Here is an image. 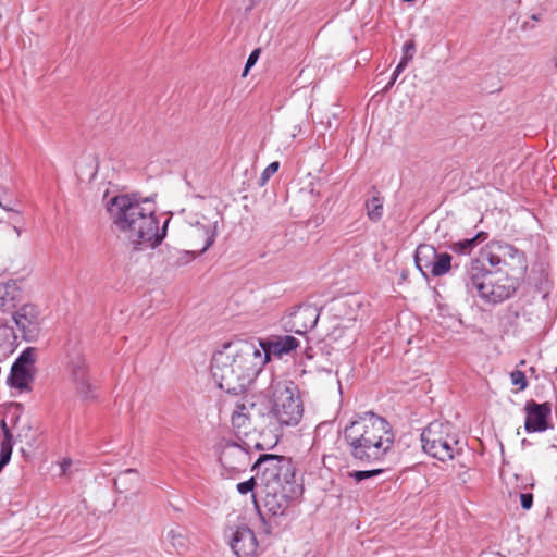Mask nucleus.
<instances>
[{
    "label": "nucleus",
    "mask_w": 557,
    "mask_h": 557,
    "mask_svg": "<svg viewBox=\"0 0 557 557\" xmlns=\"http://www.w3.org/2000/svg\"><path fill=\"white\" fill-rule=\"evenodd\" d=\"M451 269V256L447 252L436 253L431 274L435 277L445 275Z\"/></svg>",
    "instance_id": "obj_23"
},
{
    "label": "nucleus",
    "mask_w": 557,
    "mask_h": 557,
    "mask_svg": "<svg viewBox=\"0 0 557 557\" xmlns=\"http://www.w3.org/2000/svg\"><path fill=\"white\" fill-rule=\"evenodd\" d=\"M256 343L261 350V357L267 359V363L271 356L281 358L296 350L299 346V341L292 335L271 336L265 339H257Z\"/></svg>",
    "instance_id": "obj_14"
},
{
    "label": "nucleus",
    "mask_w": 557,
    "mask_h": 557,
    "mask_svg": "<svg viewBox=\"0 0 557 557\" xmlns=\"http://www.w3.org/2000/svg\"><path fill=\"white\" fill-rule=\"evenodd\" d=\"M67 375L75 393L84 400L96 398L97 386L89 373L87 360L79 352L74 354L67 362Z\"/></svg>",
    "instance_id": "obj_9"
},
{
    "label": "nucleus",
    "mask_w": 557,
    "mask_h": 557,
    "mask_svg": "<svg viewBox=\"0 0 557 557\" xmlns=\"http://www.w3.org/2000/svg\"><path fill=\"white\" fill-rule=\"evenodd\" d=\"M410 61V57H403L399 61V63L397 64L396 69H395V73L396 75H399L408 65V62Z\"/></svg>",
    "instance_id": "obj_36"
},
{
    "label": "nucleus",
    "mask_w": 557,
    "mask_h": 557,
    "mask_svg": "<svg viewBox=\"0 0 557 557\" xmlns=\"http://www.w3.org/2000/svg\"><path fill=\"white\" fill-rule=\"evenodd\" d=\"M15 202V200L8 198L5 190H0V208L20 215V211L14 207Z\"/></svg>",
    "instance_id": "obj_29"
},
{
    "label": "nucleus",
    "mask_w": 557,
    "mask_h": 557,
    "mask_svg": "<svg viewBox=\"0 0 557 557\" xmlns=\"http://www.w3.org/2000/svg\"><path fill=\"white\" fill-rule=\"evenodd\" d=\"M215 228H216V226H214L213 230H209V228L206 230L205 245L199 250V252H205L210 246H212V244L214 243V239H215V235H216Z\"/></svg>",
    "instance_id": "obj_33"
},
{
    "label": "nucleus",
    "mask_w": 557,
    "mask_h": 557,
    "mask_svg": "<svg viewBox=\"0 0 557 557\" xmlns=\"http://www.w3.org/2000/svg\"><path fill=\"white\" fill-rule=\"evenodd\" d=\"M33 380L32 370L20 364L13 363L11 368L8 383L15 388L26 389L28 388L29 382Z\"/></svg>",
    "instance_id": "obj_20"
},
{
    "label": "nucleus",
    "mask_w": 557,
    "mask_h": 557,
    "mask_svg": "<svg viewBox=\"0 0 557 557\" xmlns=\"http://www.w3.org/2000/svg\"><path fill=\"white\" fill-rule=\"evenodd\" d=\"M383 472V469H372V470H356L348 473L349 478L354 479L356 483H359L363 480L371 479L376 476Z\"/></svg>",
    "instance_id": "obj_28"
},
{
    "label": "nucleus",
    "mask_w": 557,
    "mask_h": 557,
    "mask_svg": "<svg viewBox=\"0 0 557 557\" xmlns=\"http://www.w3.org/2000/svg\"><path fill=\"white\" fill-rule=\"evenodd\" d=\"M423 450L440 461L453 460L462 451L450 422L433 421L421 433Z\"/></svg>",
    "instance_id": "obj_6"
},
{
    "label": "nucleus",
    "mask_w": 557,
    "mask_h": 557,
    "mask_svg": "<svg viewBox=\"0 0 557 557\" xmlns=\"http://www.w3.org/2000/svg\"><path fill=\"white\" fill-rule=\"evenodd\" d=\"M264 507L273 516H282L289 507L290 502L298 493L296 484L274 487H261Z\"/></svg>",
    "instance_id": "obj_12"
},
{
    "label": "nucleus",
    "mask_w": 557,
    "mask_h": 557,
    "mask_svg": "<svg viewBox=\"0 0 557 557\" xmlns=\"http://www.w3.org/2000/svg\"><path fill=\"white\" fill-rule=\"evenodd\" d=\"M413 51H414L413 41H407L404 45V55L403 57H410V60H411L413 58Z\"/></svg>",
    "instance_id": "obj_37"
},
{
    "label": "nucleus",
    "mask_w": 557,
    "mask_h": 557,
    "mask_svg": "<svg viewBox=\"0 0 557 557\" xmlns=\"http://www.w3.org/2000/svg\"><path fill=\"white\" fill-rule=\"evenodd\" d=\"M13 231L15 232L16 237H20V235H21V230H20L16 225H14V226H13Z\"/></svg>",
    "instance_id": "obj_40"
},
{
    "label": "nucleus",
    "mask_w": 557,
    "mask_h": 557,
    "mask_svg": "<svg viewBox=\"0 0 557 557\" xmlns=\"http://www.w3.org/2000/svg\"><path fill=\"white\" fill-rule=\"evenodd\" d=\"M259 54H260V50L259 49L253 50L249 54V57L247 59V62H246V65H245V70H244L243 76H246L248 71H249V69L256 64V62H257V60L259 58Z\"/></svg>",
    "instance_id": "obj_34"
},
{
    "label": "nucleus",
    "mask_w": 557,
    "mask_h": 557,
    "mask_svg": "<svg viewBox=\"0 0 557 557\" xmlns=\"http://www.w3.org/2000/svg\"><path fill=\"white\" fill-rule=\"evenodd\" d=\"M166 539L177 552L184 550L187 547L188 541L183 528L176 527L170 529L166 533Z\"/></svg>",
    "instance_id": "obj_24"
},
{
    "label": "nucleus",
    "mask_w": 557,
    "mask_h": 557,
    "mask_svg": "<svg viewBox=\"0 0 557 557\" xmlns=\"http://www.w3.org/2000/svg\"><path fill=\"white\" fill-rule=\"evenodd\" d=\"M373 195L366 201L367 215L373 222H377L383 216V198L375 187H372Z\"/></svg>",
    "instance_id": "obj_22"
},
{
    "label": "nucleus",
    "mask_w": 557,
    "mask_h": 557,
    "mask_svg": "<svg viewBox=\"0 0 557 557\" xmlns=\"http://www.w3.org/2000/svg\"><path fill=\"white\" fill-rule=\"evenodd\" d=\"M536 27V24L532 22L530 18L525 20L521 25L520 29L522 32H530L533 30Z\"/></svg>",
    "instance_id": "obj_38"
},
{
    "label": "nucleus",
    "mask_w": 557,
    "mask_h": 557,
    "mask_svg": "<svg viewBox=\"0 0 557 557\" xmlns=\"http://www.w3.org/2000/svg\"><path fill=\"white\" fill-rule=\"evenodd\" d=\"M521 507L523 509H530L533 505V495L531 493L520 494Z\"/></svg>",
    "instance_id": "obj_35"
},
{
    "label": "nucleus",
    "mask_w": 557,
    "mask_h": 557,
    "mask_svg": "<svg viewBox=\"0 0 557 557\" xmlns=\"http://www.w3.org/2000/svg\"><path fill=\"white\" fill-rule=\"evenodd\" d=\"M257 471L260 487H276L295 484V468L289 458L280 455H261L252 466Z\"/></svg>",
    "instance_id": "obj_8"
},
{
    "label": "nucleus",
    "mask_w": 557,
    "mask_h": 557,
    "mask_svg": "<svg viewBox=\"0 0 557 557\" xmlns=\"http://www.w3.org/2000/svg\"><path fill=\"white\" fill-rule=\"evenodd\" d=\"M35 356L36 349L33 347H28L18 356L14 363L32 370V367L35 362Z\"/></svg>",
    "instance_id": "obj_27"
},
{
    "label": "nucleus",
    "mask_w": 557,
    "mask_h": 557,
    "mask_svg": "<svg viewBox=\"0 0 557 557\" xmlns=\"http://www.w3.org/2000/svg\"><path fill=\"white\" fill-rule=\"evenodd\" d=\"M71 465H72V460L71 459H63L62 460V462L60 463V467H61V470H62L63 474L67 473V470L71 467Z\"/></svg>",
    "instance_id": "obj_39"
},
{
    "label": "nucleus",
    "mask_w": 557,
    "mask_h": 557,
    "mask_svg": "<svg viewBox=\"0 0 557 557\" xmlns=\"http://www.w3.org/2000/svg\"><path fill=\"white\" fill-rule=\"evenodd\" d=\"M343 438L354 460L374 465L392 450L395 434L386 419L369 411L345 426Z\"/></svg>",
    "instance_id": "obj_3"
},
{
    "label": "nucleus",
    "mask_w": 557,
    "mask_h": 557,
    "mask_svg": "<svg viewBox=\"0 0 557 557\" xmlns=\"http://www.w3.org/2000/svg\"><path fill=\"white\" fill-rule=\"evenodd\" d=\"M221 466L228 472L245 471L250 463L249 453L236 443H226L220 454Z\"/></svg>",
    "instance_id": "obj_15"
},
{
    "label": "nucleus",
    "mask_w": 557,
    "mask_h": 557,
    "mask_svg": "<svg viewBox=\"0 0 557 557\" xmlns=\"http://www.w3.org/2000/svg\"><path fill=\"white\" fill-rule=\"evenodd\" d=\"M474 260H482L484 265L487 262L491 268L498 272L506 270V274L519 277V280L524 276L528 270L525 253L513 245L502 240L488 243L481 249L479 258Z\"/></svg>",
    "instance_id": "obj_7"
},
{
    "label": "nucleus",
    "mask_w": 557,
    "mask_h": 557,
    "mask_svg": "<svg viewBox=\"0 0 557 557\" xmlns=\"http://www.w3.org/2000/svg\"><path fill=\"white\" fill-rule=\"evenodd\" d=\"M525 422L524 429L528 433L544 432L548 425L552 408L549 403L537 404L534 400H529L525 404Z\"/></svg>",
    "instance_id": "obj_16"
},
{
    "label": "nucleus",
    "mask_w": 557,
    "mask_h": 557,
    "mask_svg": "<svg viewBox=\"0 0 557 557\" xmlns=\"http://www.w3.org/2000/svg\"><path fill=\"white\" fill-rule=\"evenodd\" d=\"M12 319L26 342H34L40 331V311L34 304H24L16 308Z\"/></svg>",
    "instance_id": "obj_10"
},
{
    "label": "nucleus",
    "mask_w": 557,
    "mask_h": 557,
    "mask_svg": "<svg viewBox=\"0 0 557 557\" xmlns=\"http://www.w3.org/2000/svg\"><path fill=\"white\" fill-rule=\"evenodd\" d=\"M463 283L467 292L491 305L500 304L515 295L520 286L519 277L498 276L487 270L482 260H470L466 265Z\"/></svg>",
    "instance_id": "obj_4"
},
{
    "label": "nucleus",
    "mask_w": 557,
    "mask_h": 557,
    "mask_svg": "<svg viewBox=\"0 0 557 557\" xmlns=\"http://www.w3.org/2000/svg\"><path fill=\"white\" fill-rule=\"evenodd\" d=\"M256 486H257L256 478H250L247 481L238 483L236 488L239 494L245 495V494H248L249 492H252Z\"/></svg>",
    "instance_id": "obj_32"
},
{
    "label": "nucleus",
    "mask_w": 557,
    "mask_h": 557,
    "mask_svg": "<svg viewBox=\"0 0 557 557\" xmlns=\"http://www.w3.org/2000/svg\"><path fill=\"white\" fill-rule=\"evenodd\" d=\"M548 14V2H542L536 7L532 8L529 13V18L536 23H542L546 20Z\"/></svg>",
    "instance_id": "obj_26"
},
{
    "label": "nucleus",
    "mask_w": 557,
    "mask_h": 557,
    "mask_svg": "<svg viewBox=\"0 0 557 557\" xmlns=\"http://www.w3.org/2000/svg\"><path fill=\"white\" fill-rule=\"evenodd\" d=\"M513 385H518L519 389H524L528 386V381L523 371L515 370L510 374Z\"/></svg>",
    "instance_id": "obj_30"
},
{
    "label": "nucleus",
    "mask_w": 557,
    "mask_h": 557,
    "mask_svg": "<svg viewBox=\"0 0 557 557\" xmlns=\"http://www.w3.org/2000/svg\"><path fill=\"white\" fill-rule=\"evenodd\" d=\"M107 210L116 228L124 233L136 250L153 249L166 234L169 219L162 227L156 216V205L149 198L120 195L111 198Z\"/></svg>",
    "instance_id": "obj_1"
},
{
    "label": "nucleus",
    "mask_w": 557,
    "mask_h": 557,
    "mask_svg": "<svg viewBox=\"0 0 557 557\" xmlns=\"http://www.w3.org/2000/svg\"><path fill=\"white\" fill-rule=\"evenodd\" d=\"M394 84H391V82L385 86L384 90H388Z\"/></svg>",
    "instance_id": "obj_42"
},
{
    "label": "nucleus",
    "mask_w": 557,
    "mask_h": 557,
    "mask_svg": "<svg viewBox=\"0 0 557 557\" xmlns=\"http://www.w3.org/2000/svg\"><path fill=\"white\" fill-rule=\"evenodd\" d=\"M245 405L238 407V410L234 411L233 416H232V424L235 429H237L238 432H244L246 433L245 429H246V424L247 422L249 421V417L246 412H244L245 410Z\"/></svg>",
    "instance_id": "obj_25"
},
{
    "label": "nucleus",
    "mask_w": 557,
    "mask_h": 557,
    "mask_svg": "<svg viewBox=\"0 0 557 557\" xmlns=\"http://www.w3.org/2000/svg\"><path fill=\"white\" fill-rule=\"evenodd\" d=\"M398 76L399 75H396V73L394 72L393 75H392V78H391V84H395V82H396Z\"/></svg>",
    "instance_id": "obj_41"
},
{
    "label": "nucleus",
    "mask_w": 557,
    "mask_h": 557,
    "mask_svg": "<svg viewBox=\"0 0 557 557\" xmlns=\"http://www.w3.org/2000/svg\"><path fill=\"white\" fill-rule=\"evenodd\" d=\"M436 253V249L431 245L421 244L417 247L414 253V262L417 268L422 272L424 276H426L424 269L431 272V268L433 267Z\"/></svg>",
    "instance_id": "obj_19"
},
{
    "label": "nucleus",
    "mask_w": 557,
    "mask_h": 557,
    "mask_svg": "<svg viewBox=\"0 0 557 557\" xmlns=\"http://www.w3.org/2000/svg\"><path fill=\"white\" fill-rule=\"evenodd\" d=\"M271 413L281 425H297L304 413V406L293 382L272 381L268 388Z\"/></svg>",
    "instance_id": "obj_5"
},
{
    "label": "nucleus",
    "mask_w": 557,
    "mask_h": 557,
    "mask_svg": "<svg viewBox=\"0 0 557 557\" xmlns=\"http://www.w3.org/2000/svg\"><path fill=\"white\" fill-rule=\"evenodd\" d=\"M23 300V292L17 282L10 280L0 283V310L3 312L16 309Z\"/></svg>",
    "instance_id": "obj_17"
},
{
    "label": "nucleus",
    "mask_w": 557,
    "mask_h": 557,
    "mask_svg": "<svg viewBox=\"0 0 557 557\" xmlns=\"http://www.w3.org/2000/svg\"><path fill=\"white\" fill-rule=\"evenodd\" d=\"M228 544L237 557H253L258 552L255 532L246 524L230 527L226 531Z\"/></svg>",
    "instance_id": "obj_11"
},
{
    "label": "nucleus",
    "mask_w": 557,
    "mask_h": 557,
    "mask_svg": "<svg viewBox=\"0 0 557 557\" xmlns=\"http://www.w3.org/2000/svg\"><path fill=\"white\" fill-rule=\"evenodd\" d=\"M267 359L261 357L255 339L224 343L211 359V374L218 386L228 394L244 393L261 372Z\"/></svg>",
    "instance_id": "obj_2"
},
{
    "label": "nucleus",
    "mask_w": 557,
    "mask_h": 557,
    "mask_svg": "<svg viewBox=\"0 0 557 557\" xmlns=\"http://www.w3.org/2000/svg\"><path fill=\"white\" fill-rule=\"evenodd\" d=\"M280 168V163L277 161H274L272 163H270L265 169L264 171L262 172L261 176H260V185L263 186L268 181L269 178L274 174L276 173V171L278 170Z\"/></svg>",
    "instance_id": "obj_31"
},
{
    "label": "nucleus",
    "mask_w": 557,
    "mask_h": 557,
    "mask_svg": "<svg viewBox=\"0 0 557 557\" xmlns=\"http://www.w3.org/2000/svg\"><path fill=\"white\" fill-rule=\"evenodd\" d=\"M140 474L135 469H127L114 479V487L119 493L133 492L139 490Z\"/></svg>",
    "instance_id": "obj_18"
},
{
    "label": "nucleus",
    "mask_w": 557,
    "mask_h": 557,
    "mask_svg": "<svg viewBox=\"0 0 557 557\" xmlns=\"http://www.w3.org/2000/svg\"><path fill=\"white\" fill-rule=\"evenodd\" d=\"M319 317L320 310L315 306L301 305L289 313L285 326L289 332L304 335L317 325Z\"/></svg>",
    "instance_id": "obj_13"
},
{
    "label": "nucleus",
    "mask_w": 557,
    "mask_h": 557,
    "mask_svg": "<svg viewBox=\"0 0 557 557\" xmlns=\"http://www.w3.org/2000/svg\"><path fill=\"white\" fill-rule=\"evenodd\" d=\"M487 238V233L479 232L471 238L454 242L449 245L453 252L458 255H470L472 250Z\"/></svg>",
    "instance_id": "obj_21"
}]
</instances>
